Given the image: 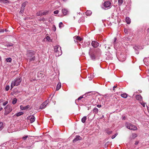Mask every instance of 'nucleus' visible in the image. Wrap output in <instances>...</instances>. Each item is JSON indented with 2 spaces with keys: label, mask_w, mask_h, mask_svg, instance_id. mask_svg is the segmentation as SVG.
Here are the masks:
<instances>
[{
  "label": "nucleus",
  "mask_w": 149,
  "mask_h": 149,
  "mask_svg": "<svg viewBox=\"0 0 149 149\" xmlns=\"http://www.w3.org/2000/svg\"><path fill=\"white\" fill-rule=\"evenodd\" d=\"M121 96L124 98H126L127 97V94L126 93L122 94L121 95Z\"/></svg>",
  "instance_id": "nucleus-27"
},
{
  "label": "nucleus",
  "mask_w": 149,
  "mask_h": 149,
  "mask_svg": "<svg viewBox=\"0 0 149 149\" xmlns=\"http://www.w3.org/2000/svg\"><path fill=\"white\" fill-rule=\"evenodd\" d=\"M91 44L93 47L95 48L97 47L99 45V43L95 41H92Z\"/></svg>",
  "instance_id": "nucleus-7"
},
{
  "label": "nucleus",
  "mask_w": 149,
  "mask_h": 149,
  "mask_svg": "<svg viewBox=\"0 0 149 149\" xmlns=\"http://www.w3.org/2000/svg\"><path fill=\"white\" fill-rule=\"evenodd\" d=\"M48 11L46 10L43 12H42V15H46L48 14Z\"/></svg>",
  "instance_id": "nucleus-35"
},
{
  "label": "nucleus",
  "mask_w": 149,
  "mask_h": 149,
  "mask_svg": "<svg viewBox=\"0 0 149 149\" xmlns=\"http://www.w3.org/2000/svg\"><path fill=\"white\" fill-rule=\"evenodd\" d=\"M3 123L2 122H0V131L3 128Z\"/></svg>",
  "instance_id": "nucleus-29"
},
{
  "label": "nucleus",
  "mask_w": 149,
  "mask_h": 149,
  "mask_svg": "<svg viewBox=\"0 0 149 149\" xmlns=\"http://www.w3.org/2000/svg\"><path fill=\"white\" fill-rule=\"evenodd\" d=\"M86 116L83 117L81 119V121L82 122L84 123L85 122L86 120Z\"/></svg>",
  "instance_id": "nucleus-26"
},
{
  "label": "nucleus",
  "mask_w": 149,
  "mask_h": 149,
  "mask_svg": "<svg viewBox=\"0 0 149 149\" xmlns=\"http://www.w3.org/2000/svg\"><path fill=\"white\" fill-rule=\"evenodd\" d=\"M17 99L16 98L13 99V100L12 103L13 104H14L16 103L17 102Z\"/></svg>",
  "instance_id": "nucleus-30"
},
{
  "label": "nucleus",
  "mask_w": 149,
  "mask_h": 149,
  "mask_svg": "<svg viewBox=\"0 0 149 149\" xmlns=\"http://www.w3.org/2000/svg\"><path fill=\"white\" fill-rule=\"evenodd\" d=\"M101 106H101V105L98 104V105H97V107L98 108H100V107H101Z\"/></svg>",
  "instance_id": "nucleus-50"
},
{
  "label": "nucleus",
  "mask_w": 149,
  "mask_h": 149,
  "mask_svg": "<svg viewBox=\"0 0 149 149\" xmlns=\"http://www.w3.org/2000/svg\"><path fill=\"white\" fill-rule=\"evenodd\" d=\"M10 88V86L9 85H7L6 86L5 88V90L6 91H8Z\"/></svg>",
  "instance_id": "nucleus-36"
},
{
  "label": "nucleus",
  "mask_w": 149,
  "mask_h": 149,
  "mask_svg": "<svg viewBox=\"0 0 149 149\" xmlns=\"http://www.w3.org/2000/svg\"><path fill=\"white\" fill-rule=\"evenodd\" d=\"M81 138L79 136H76V138H75L73 140V142L74 143L76 141L81 139Z\"/></svg>",
  "instance_id": "nucleus-13"
},
{
  "label": "nucleus",
  "mask_w": 149,
  "mask_h": 149,
  "mask_svg": "<svg viewBox=\"0 0 149 149\" xmlns=\"http://www.w3.org/2000/svg\"><path fill=\"white\" fill-rule=\"evenodd\" d=\"M35 54V52L33 50H28L26 52L27 56L29 57V59L30 61H34L35 59V57L34 55Z\"/></svg>",
  "instance_id": "nucleus-2"
},
{
  "label": "nucleus",
  "mask_w": 149,
  "mask_h": 149,
  "mask_svg": "<svg viewBox=\"0 0 149 149\" xmlns=\"http://www.w3.org/2000/svg\"><path fill=\"white\" fill-rule=\"evenodd\" d=\"M24 8L21 7L20 9V13H22L24 11Z\"/></svg>",
  "instance_id": "nucleus-34"
},
{
  "label": "nucleus",
  "mask_w": 149,
  "mask_h": 149,
  "mask_svg": "<svg viewBox=\"0 0 149 149\" xmlns=\"http://www.w3.org/2000/svg\"><path fill=\"white\" fill-rule=\"evenodd\" d=\"M53 30L54 31H55L56 30V26H55V25H54L53 27Z\"/></svg>",
  "instance_id": "nucleus-46"
},
{
  "label": "nucleus",
  "mask_w": 149,
  "mask_h": 149,
  "mask_svg": "<svg viewBox=\"0 0 149 149\" xmlns=\"http://www.w3.org/2000/svg\"><path fill=\"white\" fill-rule=\"evenodd\" d=\"M125 126L127 128L130 130H137V128L135 125L129 123H126Z\"/></svg>",
  "instance_id": "nucleus-5"
},
{
  "label": "nucleus",
  "mask_w": 149,
  "mask_h": 149,
  "mask_svg": "<svg viewBox=\"0 0 149 149\" xmlns=\"http://www.w3.org/2000/svg\"><path fill=\"white\" fill-rule=\"evenodd\" d=\"M23 114V112H19L17 113H16L15 115L17 117H18L22 115Z\"/></svg>",
  "instance_id": "nucleus-24"
},
{
  "label": "nucleus",
  "mask_w": 149,
  "mask_h": 149,
  "mask_svg": "<svg viewBox=\"0 0 149 149\" xmlns=\"http://www.w3.org/2000/svg\"><path fill=\"white\" fill-rule=\"evenodd\" d=\"M125 117H123V119H125Z\"/></svg>",
  "instance_id": "nucleus-58"
},
{
  "label": "nucleus",
  "mask_w": 149,
  "mask_h": 149,
  "mask_svg": "<svg viewBox=\"0 0 149 149\" xmlns=\"http://www.w3.org/2000/svg\"><path fill=\"white\" fill-rule=\"evenodd\" d=\"M54 13L55 14H58V10H56L54 11Z\"/></svg>",
  "instance_id": "nucleus-45"
},
{
  "label": "nucleus",
  "mask_w": 149,
  "mask_h": 149,
  "mask_svg": "<svg viewBox=\"0 0 149 149\" xmlns=\"http://www.w3.org/2000/svg\"><path fill=\"white\" fill-rule=\"evenodd\" d=\"M4 31V30L3 29H0V32H3Z\"/></svg>",
  "instance_id": "nucleus-49"
},
{
  "label": "nucleus",
  "mask_w": 149,
  "mask_h": 149,
  "mask_svg": "<svg viewBox=\"0 0 149 149\" xmlns=\"http://www.w3.org/2000/svg\"><path fill=\"white\" fill-rule=\"evenodd\" d=\"M106 133L108 134L109 135L111 134L112 133V131H109L108 129H106L105 130Z\"/></svg>",
  "instance_id": "nucleus-25"
},
{
  "label": "nucleus",
  "mask_w": 149,
  "mask_h": 149,
  "mask_svg": "<svg viewBox=\"0 0 149 149\" xmlns=\"http://www.w3.org/2000/svg\"><path fill=\"white\" fill-rule=\"evenodd\" d=\"M111 3L109 1H105L104 4V6L106 8L110 7Z\"/></svg>",
  "instance_id": "nucleus-8"
},
{
  "label": "nucleus",
  "mask_w": 149,
  "mask_h": 149,
  "mask_svg": "<svg viewBox=\"0 0 149 149\" xmlns=\"http://www.w3.org/2000/svg\"><path fill=\"white\" fill-rule=\"evenodd\" d=\"M136 98L137 100L139 101H141L142 100V97L140 95H137L136 96Z\"/></svg>",
  "instance_id": "nucleus-18"
},
{
  "label": "nucleus",
  "mask_w": 149,
  "mask_h": 149,
  "mask_svg": "<svg viewBox=\"0 0 149 149\" xmlns=\"http://www.w3.org/2000/svg\"><path fill=\"white\" fill-rule=\"evenodd\" d=\"M76 38V39L77 40L81 41L82 40V38L78 36H77Z\"/></svg>",
  "instance_id": "nucleus-33"
},
{
  "label": "nucleus",
  "mask_w": 149,
  "mask_h": 149,
  "mask_svg": "<svg viewBox=\"0 0 149 149\" xmlns=\"http://www.w3.org/2000/svg\"><path fill=\"white\" fill-rule=\"evenodd\" d=\"M118 135V134L117 133H116V134L115 135L112 136H111V138L112 139H114L116 136L117 135Z\"/></svg>",
  "instance_id": "nucleus-37"
},
{
  "label": "nucleus",
  "mask_w": 149,
  "mask_h": 149,
  "mask_svg": "<svg viewBox=\"0 0 149 149\" xmlns=\"http://www.w3.org/2000/svg\"><path fill=\"white\" fill-rule=\"evenodd\" d=\"M30 136L28 135H26L24 136L23 137L22 139V140L24 141H26L27 140H30Z\"/></svg>",
  "instance_id": "nucleus-10"
},
{
  "label": "nucleus",
  "mask_w": 149,
  "mask_h": 149,
  "mask_svg": "<svg viewBox=\"0 0 149 149\" xmlns=\"http://www.w3.org/2000/svg\"><path fill=\"white\" fill-rule=\"evenodd\" d=\"M147 32H149V28L147 30Z\"/></svg>",
  "instance_id": "nucleus-55"
},
{
  "label": "nucleus",
  "mask_w": 149,
  "mask_h": 149,
  "mask_svg": "<svg viewBox=\"0 0 149 149\" xmlns=\"http://www.w3.org/2000/svg\"><path fill=\"white\" fill-rule=\"evenodd\" d=\"M2 109H3L1 107V108H0V111H1Z\"/></svg>",
  "instance_id": "nucleus-56"
},
{
  "label": "nucleus",
  "mask_w": 149,
  "mask_h": 149,
  "mask_svg": "<svg viewBox=\"0 0 149 149\" xmlns=\"http://www.w3.org/2000/svg\"><path fill=\"white\" fill-rule=\"evenodd\" d=\"M139 143V142L138 141H136L135 143V144L136 145H137Z\"/></svg>",
  "instance_id": "nucleus-51"
},
{
  "label": "nucleus",
  "mask_w": 149,
  "mask_h": 149,
  "mask_svg": "<svg viewBox=\"0 0 149 149\" xmlns=\"http://www.w3.org/2000/svg\"><path fill=\"white\" fill-rule=\"evenodd\" d=\"M62 12L64 15H67L68 13V10L65 8H63L62 9Z\"/></svg>",
  "instance_id": "nucleus-15"
},
{
  "label": "nucleus",
  "mask_w": 149,
  "mask_h": 149,
  "mask_svg": "<svg viewBox=\"0 0 149 149\" xmlns=\"http://www.w3.org/2000/svg\"><path fill=\"white\" fill-rule=\"evenodd\" d=\"M22 81L21 78H17L12 82L11 85V89L15 86H17L19 85Z\"/></svg>",
  "instance_id": "nucleus-3"
},
{
  "label": "nucleus",
  "mask_w": 149,
  "mask_h": 149,
  "mask_svg": "<svg viewBox=\"0 0 149 149\" xmlns=\"http://www.w3.org/2000/svg\"><path fill=\"white\" fill-rule=\"evenodd\" d=\"M140 103L143 106V107H145V104H146V103H144L143 102H141Z\"/></svg>",
  "instance_id": "nucleus-42"
},
{
  "label": "nucleus",
  "mask_w": 149,
  "mask_h": 149,
  "mask_svg": "<svg viewBox=\"0 0 149 149\" xmlns=\"http://www.w3.org/2000/svg\"><path fill=\"white\" fill-rule=\"evenodd\" d=\"M91 80V79H89V80Z\"/></svg>",
  "instance_id": "nucleus-62"
},
{
  "label": "nucleus",
  "mask_w": 149,
  "mask_h": 149,
  "mask_svg": "<svg viewBox=\"0 0 149 149\" xmlns=\"http://www.w3.org/2000/svg\"><path fill=\"white\" fill-rule=\"evenodd\" d=\"M107 46H105V49H107Z\"/></svg>",
  "instance_id": "nucleus-59"
},
{
  "label": "nucleus",
  "mask_w": 149,
  "mask_h": 149,
  "mask_svg": "<svg viewBox=\"0 0 149 149\" xmlns=\"http://www.w3.org/2000/svg\"><path fill=\"white\" fill-rule=\"evenodd\" d=\"M61 87V83H58L56 86V90L58 91L59 90Z\"/></svg>",
  "instance_id": "nucleus-19"
},
{
  "label": "nucleus",
  "mask_w": 149,
  "mask_h": 149,
  "mask_svg": "<svg viewBox=\"0 0 149 149\" xmlns=\"http://www.w3.org/2000/svg\"><path fill=\"white\" fill-rule=\"evenodd\" d=\"M3 0H0V2H2Z\"/></svg>",
  "instance_id": "nucleus-57"
},
{
  "label": "nucleus",
  "mask_w": 149,
  "mask_h": 149,
  "mask_svg": "<svg viewBox=\"0 0 149 149\" xmlns=\"http://www.w3.org/2000/svg\"><path fill=\"white\" fill-rule=\"evenodd\" d=\"M8 102L6 101L3 103V105L4 106H5L7 103H8Z\"/></svg>",
  "instance_id": "nucleus-47"
},
{
  "label": "nucleus",
  "mask_w": 149,
  "mask_h": 149,
  "mask_svg": "<svg viewBox=\"0 0 149 149\" xmlns=\"http://www.w3.org/2000/svg\"><path fill=\"white\" fill-rule=\"evenodd\" d=\"M137 136V135L136 134H133V137H134V138H135L136 137V136Z\"/></svg>",
  "instance_id": "nucleus-48"
},
{
  "label": "nucleus",
  "mask_w": 149,
  "mask_h": 149,
  "mask_svg": "<svg viewBox=\"0 0 149 149\" xmlns=\"http://www.w3.org/2000/svg\"><path fill=\"white\" fill-rule=\"evenodd\" d=\"M64 1H67V0H63Z\"/></svg>",
  "instance_id": "nucleus-61"
},
{
  "label": "nucleus",
  "mask_w": 149,
  "mask_h": 149,
  "mask_svg": "<svg viewBox=\"0 0 149 149\" xmlns=\"http://www.w3.org/2000/svg\"><path fill=\"white\" fill-rule=\"evenodd\" d=\"M117 86H114L113 87V90H114V88H116V87H117Z\"/></svg>",
  "instance_id": "nucleus-52"
},
{
  "label": "nucleus",
  "mask_w": 149,
  "mask_h": 149,
  "mask_svg": "<svg viewBox=\"0 0 149 149\" xmlns=\"http://www.w3.org/2000/svg\"><path fill=\"white\" fill-rule=\"evenodd\" d=\"M125 21L128 24H129L131 23V19L129 17H126L125 19Z\"/></svg>",
  "instance_id": "nucleus-16"
},
{
  "label": "nucleus",
  "mask_w": 149,
  "mask_h": 149,
  "mask_svg": "<svg viewBox=\"0 0 149 149\" xmlns=\"http://www.w3.org/2000/svg\"><path fill=\"white\" fill-rule=\"evenodd\" d=\"M13 44H12L11 43H10L8 44L7 45V46H8H8L10 47V46H13Z\"/></svg>",
  "instance_id": "nucleus-40"
},
{
  "label": "nucleus",
  "mask_w": 149,
  "mask_h": 149,
  "mask_svg": "<svg viewBox=\"0 0 149 149\" xmlns=\"http://www.w3.org/2000/svg\"><path fill=\"white\" fill-rule=\"evenodd\" d=\"M63 24L62 22H60L59 24V27L60 28H61L62 27L61 25H63Z\"/></svg>",
  "instance_id": "nucleus-41"
},
{
  "label": "nucleus",
  "mask_w": 149,
  "mask_h": 149,
  "mask_svg": "<svg viewBox=\"0 0 149 149\" xmlns=\"http://www.w3.org/2000/svg\"><path fill=\"white\" fill-rule=\"evenodd\" d=\"M28 119H30V122L32 123H33L35 120V118L33 116H30L29 117Z\"/></svg>",
  "instance_id": "nucleus-11"
},
{
  "label": "nucleus",
  "mask_w": 149,
  "mask_h": 149,
  "mask_svg": "<svg viewBox=\"0 0 149 149\" xmlns=\"http://www.w3.org/2000/svg\"><path fill=\"white\" fill-rule=\"evenodd\" d=\"M54 51L56 56H59L62 54L61 47L59 45H57L54 47Z\"/></svg>",
  "instance_id": "nucleus-4"
},
{
  "label": "nucleus",
  "mask_w": 149,
  "mask_h": 149,
  "mask_svg": "<svg viewBox=\"0 0 149 149\" xmlns=\"http://www.w3.org/2000/svg\"><path fill=\"white\" fill-rule=\"evenodd\" d=\"M5 114H7L10 112L12 110V108L10 105H8L5 108Z\"/></svg>",
  "instance_id": "nucleus-6"
},
{
  "label": "nucleus",
  "mask_w": 149,
  "mask_h": 149,
  "mask_svg": "<svg viewBox=\"0 0 149 149\" xmlns=\"http://www.w3.org/2000/svg\"><path fill=\"white\" fill-rule=\"evenodd\" d=\"M46 106V104H45V103H43L40 106V109H42L45 108Z\"/></svg>",
  "instance_id": "nucleus-17"
},
{
  "label": "nucleus",
  "mask_w": 149,
  "mask_h": 149,
  "mask_svg": "<svg viewBox=\"0 0 149 149\" xmlns=\"http://www.w3.org/2000/svg\"><path fill=\"white\" fill-rule=\"evenodd\" d=\"M140 47L135 46L133 48L135 50L136 53L137 54H138L139 53V51H138V49H139Z\"/></svg>",
  "instance_id": "nucleus-14"
},
{
  "label": "nucleus",
  "mask_w": 149,
  "mask_h": 149,
  "mask_svg": "<svg viewBox=\"0 0 149 149\" xmlns=\"http://www.w3.org/2000/svg\"><path fill=\"white\" fill-rule=\"evenodd\" d=\"M49 102V100H46L44 103H45V104H46V105L47 104L48 102Z\"/></svg>",
  "instance_id": "nucleus-44"
},
{
  "label": "nucleus",
  "mask_w": 149,
  "mask_h": 149,
  "mask_svg": "<svg viewBox=\"0 0 149 149\" xmlns=\"http://www.w3.org/2000/svg\"><path fill=\"white\" fill-rule=\"evenodd\" d=\"M2 2L5 3H8L9 2V1L7 0H3Z\"/></svg>",
  "instance_id": "nucleus-39"
},
{
  "label": "nucleus",
  "mask_w": 149,
  "mask_h": 149,
  "mask_svg": "<svg viewBox=\"0 0 149 149\" xmlns=\"http://www.w3.org/2000/svg\"><path fill=\"white\" fill-rule=\"evenodd\" d=\"M118 6H120L123 3V0H118Z\"/></svg>",
  "instance_id": "nucleus-28"
},
{
  "label": "nucleus",
  "mask_w": 149,
  "mask_h": 149,
  "mask_svg": "<svg viewBox=\"0 0 149 149\" xmlns=\"http://www.w3.org/2000/svg\"><path fill=\"white\" fill-rule=\"evenodd\" d=\"M107 48H108V49H109V48H110V47H107Z\"/></svg>",
  "instance_id": "nucleus-60"
},
{
  "label": "nucleus",
  "mask_w": 149,
  "mask_h": 149,
  "mask_svg": "<svg viewBox=\"0 0 149 149\" xmlns=\"http://www.w3.org/2000/svg\"><path fill=\"white\" fill-rule=\"evenodd\" d=\"M116 38H114V42H116Z\"/></svg>",
  "instance_id": "nucleus-53"
},
{
  "label": "nucleus",
  "mask_w": 149,
  "mask_h": 149,
  "mask_svg": "<svg viewBox=\"0 0 149 149\" xmlns=\"http://www.w3.org/2000/svg\"><path fill=\"white\" fill-rule=\"evenodd\" d=\"M46 39L48 41H49V40L50 39V38L49 36H47L46 37Z\"/></svg>",
  "instance_id": "nucleus-43"
},
{
  "label": "nucleus",
  "mask_w": 149,
  "mask_h": 149,
  "mask_svg": "<svg viewBox=\"0 0 149 149\" xmlns=\"http://www.w3.org/2000/svg\"><path fill=\"white\" fill-rule=\"evenodd\" d=\"M20 143L21 144V147H29V146L27 145L26 143V142L24 141H20Z\"/></svg>",
  "instance_id": "nucleus-9"
},
{
  "label": "nucleus",
  "mask_w": 149,
  "mask_h": 149,
  "mask_svg": "<svg viewBox=\"0 0 149 149\" xmlns=\"http://www.w3.org/2000/svg\"><path fill=\"white\" fill-rule=\"evenodd\" d=\"M30 107V106L29 105H27L26 106H23L22 105H21L20 106V109L22 110H26L28 109H29Z\"/></svg>",
  "instance_id": "nucleus-12"
},
{
  "label": "nucleus",
  "mask_w": 149,
  "mask_h": 149,
  "mask_svg": "<svg viewBox=\"0 0 149 149\" xmlns=\"http://www.w3.org/2000/svg\"><path fill=\"white\" fill-rule=\"evenodd\" d=\"M36 15L38 16H41L42 15V12L41 11H40L37 13Z\"/></svg>",
  "instance_id": "nucleus-31"
},
{
  "label": "nucleus",
  "mask_w": 149,
  "mask_h": 149,
  "mask_svg": "<svg viewBox=\"0 0 149 149\" xmlns=\"http://www.w3.org/2000/svg\"><path fill=\"white\" fill-rule=\"evenodd\" d=\"M28 2L27 1H25L24 2L22 5V7L24 8L28 4Z\"/></svg>",
  "instance_id": "nucleus-21"
},
{
  "label": "nucleus",
  "mask_w": 149,
  "mask_h": 149,
  "mask_svg": "<svg viewBox=\"0 0 149 149\" xmlns=\"http://www.w3.org/2000/svg\"><path fill=\"white\" fill-rule=\"evenodd\" d=\"M92 13V12L89 10H88L86 11V15L87 16H90V15Z\"/></svg>",
  "instance_id": "nucleus-20"
},
{
  "label": "nucleus",
  "mask_w": 149,
  "mask_h": 149,
  "mask_svg": "<svg viewBox=\"0 0 149 149\" xmlns=\"http://www.w3.org/2000/svg\"><path fill=\"white\" fill-rule=\"evenodd\" d=\"M6 61L7 62H10L12 61V59L10 58H8L6 59Z\"/></svg>",
  "instance_id": "nucleus-32"
},
{
  "label": "nucleus",
  "mask_w": 149,
  "mask_h": 149,
  "mask_svg": "<svg viewBox=\"0 0 149 149\" xmlns=\"http://www.w3.org/2000/svg\"><path fill=\"white\" fill-rule=\"evenodd\" d=\"M101 53L100 49L98 48L95 50L91 48L89 52V54L91 59L93 60H95L97 56L101 54Z\"/></svg>",
  "instance_id": "nucleus-1"
},
{
  "label": "nucleus",
  "mask_w": 149,
  "mask_h": 149,
  "mask_svg": "<svg viewBox=\"0 0 149 149\" xmlns=\"http://www.w3.org/2000/svg\"><path fill=\"white\" fill-rule=\"evenodd\" d=\"M124 31L125 33L128 34V30L127 29H125L124 30Z\"/></svg>",
  "instance_id": "nucleus-38"
},
{
  "label": "nucleus",
  "mask_w": 149,
  "mask_h": 149,
  "mask_svg": "<svg viewBox=\"0 0 149 149\" xmlns=\"http://www.w3.org/2000/svg\"><path fill=\"white\" fill-rule=\"evenodd\" d=\"M123 60H121V59H120V60L122 61H124V60H125V58H123Z\"/></svg>",
  "instance_id": "nucleus-54"
},
{
  "label": "nucleus",
  "mask_w": 149,
  "mask_h": 149,
  "mask_svg": "<svg viewBox=\"0 0 149 149\" xmlns=\"http://www.w3.org/2000/svg\"><path fill=\"white\" fill-rule=\"evenodd\" d=\"M98 112V110L97 108L95 107L93 109V113H97Z\"/></svg>",
  "instance_id": "nucleus-23"
},
{
  "label": "nucleus",
  "mask_w": 149,
  "mask_h": 149,
  "mask_svg": "<svg viewBox=\"0 0 149 149\" xmlns=\"http://www.w3.org/2000/svg\"><path fill=\"white\" fill-rule=\"evenodd\" d=\"M83 97V96H81L79 97L77 99H76L75 101V102L76 104H77V102L81 100L82 98Z\"/></svg>",
  "instance_id": "nucleus-22"
}]
</instances>
